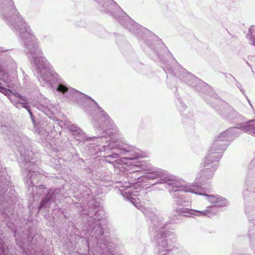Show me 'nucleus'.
I'll return each instance as SVG.
<instances>
[{"instance_id":"obj_19","label":"nucleus","mask_w":255,"mask_h":255,"mask_svg":"<svg viewBox=\"0 0 255 255\" xmlns=\"http://www.w3.org/2000/svg\"><path fill=\"white\" fill-rule=\"evenodd\" d=\"M29 165H30V163L29 162H27V161H26L25 166L26 167H27Z\"/></svg>"},{"instance_id":"obj_20","label":"nucleus","mask_w":255,"mask_h":255,"mask_svg":"<svg viewBox=\"0 0 255 255\" xmlns=\"http://www.w3.org/2000/svg\"><path fill=\"white\" fill-rule=\"evenodd\" d=\"M35 132H36L37 133H38V132L40 133V131L38 129H36Z\"/></svg>"},{"instance_id":"obj_17","label":"nucleus","mask_w":255,"mask_h":255,"mask_svg":"<svg viewBox=\"0 0 255 255\" xmlns=\"http://www.w3.org/2000/svg\"><path fill=\"white\" fill-rule=\"evenodd\" d=\"M251 41L252 42V44L255 46V39L254 38H251Z\"/></svg>"},{"instance_id":"obj_3","label":"nucleus","mask_w":255,"mask_h":255,"mask_svg":"<svg viewBox=\"0 0 255 255\" xmlns=\"http://www.w3.org/2000/svg\"><path fill=\"white\" fill-rule=\"evenodd\" d=\"M18 19V21L14 22L12 25L16 30H19L22 40L29 50V56L37 66L41 78L50 80L59 78L58 74L50 66L49 62L42 56L41 51L38 49V44L35 41V37L30 33V30L27 27L25 22L21 18Z\"/></svg>"},{"instance_id":"obj_6","label":"nucleus","mask_w":255,"mask_h":255,"mask_svg":"<svg viewBox=\"0 0 255 255\" xmlns=\"http://www.w3.org/2000/svg\"><path fill=\"white\" fill-rule=\"evenodd\" d=\"M0 92L7 96L10 101L17 108L23 107L25 108L32 117V113L29 109V107L27 105V99L25 97L21 96L18 93H12L9 90L1 85H0Z\"/></svg>"},{"instance_id":"obj_10","label":"nucleus","mask_w":255,"mask_h":255,"mask_svg":"<svg viewBox=\"0 0 255 255\" xmlns=\"http://www.w3.org/2000/svg\"><path fill=\"white\" fill-rule=\"evenodd\" d=\"M104 6L110 7V8H115V9L117 8L116 3L115 2L113 1L112 0H111L109 2V3H108V2L105 3Z\"/></svg>"},{"instance_id":"obj_18","label":"nucleus","mask_w":255,"mask_h":255,"mask_svg":"<svg viewBox=\"0 0 255 255\" xmlns=\"http://www.w3.org/2000/svg\"><path fill=\"white\" fill-rule=\"evenodd\" d=\"M254 29H255V26H252L250 29V31H251V30H254ZM250 32L251 33V31H250Z\"/></svg>"},{"instance_id":"obj_14","label":"nucleus","mask_w":255,"mask_h":255,"mask_svg":"<svg viewBox=\"0 0 255 255\" xmlns=\"http://www.w3.org/2000/svg\"><path fill=\"white\" fill-rule=\"evenodd\" d=\"M74 128H75V129H74H74H72V130H73L74 131H75V132H77V133H78L80 134L81 131V129H79V128H77V127H74Z\"/></svg>"},{"instance_id":"obj_21","label":"nucleus","mask_w":255,"mask_h":255,"mask_svg":"<svg viewBox=\"0 0 255 255\" xmlns=\"http://www.w3.org/2000/svg\"><path fill=\"white\" fill-rule=\"evenodd\" d=\"M131 25V23H130V22H129L128 23V26H129V25Z\"/></svg>"},{"instance_id":"obj_11","label":"nucleus","mask_w":255,"mask_h":255,"mask_svg":"<svg viewBox=\"0 0 255 255\" xmlns=\"http://www.w3.org/2000/svg\"><path fill=\"white\" fill-rule=\"evenodd\" d=\"M49 199H48V196L46 197V199L42 201L40 204V208H42V207L44 206H46L47 205V203L49 202Z\"/></svg>"},{"instance_id":"obj_12","label":"nucleus","mask_w":255,"mask_h":255,"mask_svg":"<svg viewBox=\"0 0 255 255\" xmlns=\"http://www.w3.org/2000/svg\"><path fill=\"white\" fill-rule=\"evenodd\" d=\"M1 247H2V248L0 249V251L1 253V254L2 255H6L7 254L5 253V252H6V250H5V248H3V245H1Z\"/></svg>"},{"instance_id":"obj_13","label":"nucleus","mask_w":255,"mask_h":255,"mask_svg":"<svg viewBox=\"0 0 255 255\" xmlns=\"http://www.w3.org/2000/svg\"><path fill=\"white\" fill-rule=\"evenodd\" d=\"M186 78L188 79H192L194 78V76L191 73H188L187 74Z\"/></svg>"},{"instance_id":"obj_15","label":"nucleus","mask_w":255,"mask_h":255,"mask_svg":"<svg viewBox=\"0 0 255 255\" xmlns=\"http://www.w3.org/2000/svg\"><path fill=\"white\" fill-rule=\"evenodd\" d=\"M35 174L34 175H33V174H31V172L29 171V173L27 175V176H28L29 178H30L31 179H33L34 177H35Z\"/></svg>"},{"instance_id":"obj_9","label":"nucleus","mask_w":255,"mask_h":255,"mask_svg":"<svg viewBox=\"0 0 255 255\" xmlns=\"http://www.w3.org/2000/svg\"><path fill=\"white\" fill-rule=\"evenodd\" d=\"M53 109V107L52 105H50L48 107H43L40 108L41 110H42L47 116H48L49 118H52V113L51 110Z\"/></svg>"},{"instance_id":"obj_5","label":"nucleus","mask_w":255,"mask_h":255,"mask_svg":"<svg viewBox=\"0 0 255 255\" xmlns=\"http://www.w3.org/2000/svg\"><path fill=\"white\" fill-rule=\"evenodd\" d=\"M106 144L103 145V150L108 149L115 150L112 154L104 157V160L110 163H113L114 166L117 167L116 164H122L124 160H136L139 155L134 150L128 149L123 141L118 138L110 137L106 140Z\"/></svg>"},{"instance_id":"obj_22","label":"nucleus","mask_w":255,"mask_h":255,"mask_svg":"<svg viewBox=\"0 0 255 255\" xmlns=\"http://www.w3.org/2000/svg\"><path fill=\"white\" fill-rule=\"evenodd\" d=\"M129 30H131V31H132V29L130 28H129Z\"/></svg>"},{"instance_id":"obj_2","label":"nucleus","mask_w":255,"mask_h":255,"mask_svg":"<svg viewBox=\"0 0 255 255\" xmlns=\"http://www.w3.org/2000/svg\"><path fill=\"white\" fill-rule=\"evenodd\" d=\"M51 88L53 91L58 92L62 93L64 97L69 102L78 100L81 101L83 104L80 105L86 111L91 113L94 111L100 118L101 122H104L105 126L102 128H98L97 130L102 131V135L99 134V136H105L115 134L118 131L117 127L114 124L113 121L109 117L107 114L101 109L98 104L91 98L80 93L76 90L68 87L62 84H55L52 85Z\"/></svg>"},{"instance_id":"obj_7","label":"nucleus","mask_w":255,"mask_h":255,"mask_svg":"<svg viewBox=\"0 0 255 255\" xmlns=\"http://www.w3.org/2000/svg\"><path fill=\"white\" fill-rule=\"evenodd\" d=\"M158 250L162 252H169L174 247L176 239L174 235L168 234V236H162L159 239L158 237Z\"/></svg>"},{"instance_id":"obj_4","label":"nucleus","mask_w":255,"mask_h":255,"mask_svg":"<svg viewBox=\"0 0 255 255\" xmlns=\"http://www.w3.org/2000/svg\"><path fill=\"white\" fill-rule=\"evenodd\" d=\"M242 130L255 136V120H252L242 124L240 128H232L219 133L215 139L205 157L203 167L218 161L222 156V153L226 148L227 142L237 136Z\"/></svg>"},{"instance_id":"obj_8","label":"nucleus","mask_w":255,"mask_h":255,"mask_svg":"<svg viewBox=\"0 0 255 255\" xmlns=\"http://www.w3.org/2000/svg\"><path fill=\"white\" fill-rule=\"evenodd\" d=\"M215 208L213 207H209L204 211L195 210L192 209H182L181 211V213H184L185 217H190L191 216L203 217L208 216L210 217L214 214Z\"/></svg>"},{"instance_id":"obj_1","label":"nucleus","mask_w":255,"mask_h":255,"mask_svg":"<svg viewBox=\"0 0 255 255\" xmlns=\"http://www.w3.org/2000/svg\"><path fill=\"white\" fill-rule=\"evenodd\" d=\"M132 172H143V175L138 178V182L134 184L125 182L120 189L122 195L128 200L135 207L141 209L142 206L138 201L139 192L141 187L138 182L147 180H152L160 178L158 183H167L172 186V191H183L190 192L196 195H202L206 200L213 206L225 207L228 205V202L226 199L218 195H209L203 193L202 185L206 184L208 180L210 179L213 175L214 168L209 169L206 168L196 175L195 182L191 184H185L182 180H178L176 178L169 175L164 170L154 167L144 162L139 161L131 162Z\"/></svg>"},{"instance_id":"obj_16","label":"nucleus","mask_w":255,"mask_h":255,"mask_svg":"<svg viewBox=\"0 0 255 255\" xmlns=\"http://www.w3.org/2000/svg\"><path fill=\"white\" fill-rule=\"evenodd\" d=\"M200 85L201 86L204 87L205 88H207V89L208 88V86L207 84H206V83L204 82L201 83L200 84Z\"/></svg>"}]
</instances>
